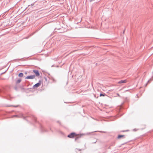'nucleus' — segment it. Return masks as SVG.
I'll list each match as a JSON object with an SVG mask.
<instances>
[{"mask_svg": "<svg viewBox=\"0 0 153 153\" xmlns=\"http://www.w3.org/2000/svg\"><path fill=\"white\" fill-rule=\"evenodd\" d=\"M77 135L75 133H72L69 134L68 137L71 138H73L74 137H76Z\"/></svg>", "mask_w": 153, "mask_h": 153, "instance_id": "nucleus-1", "label": "nucleus"}, {"mask_svg": "<svg viewBox=\"0 0 153 153\" xmlns=\"http://www.w3.org/2000/svg\"><path fill=\"white\" fill-rule=\"evenodd\" d=\"M35 78V76L34 75H31L27 76L25 78L26 79H34Z\"/></svg>", "mask_w": 153, "mask_h": 153, "instance_id": "nucleus-2", "label": "nucleus"}, {"mask_svg": "<svg viewBox=\"0 0 153 153\" xmlns=\"http://www.w3.org/2000/svg\"><path fill=\"white\" fill-rule=\"evenodd\" d=\"M33 72L35 74L36 76H39L40 74L38 71L33 70Z\"/></svg>", "mask_w": 153, "mask_h": 153, "instance_id": "nucleus-3", "label": "nucleus"}, {"mask_svg": "<svg viewBox=\"0 0 153 153\" xmlns=\"http://www.w3.org/2000/svg\"><path fill=\"white\" fill-rule=\"evenodd\" d=\"M40 85H41L40 83H36L35 85L33 86V87L34 88H37V87H39Z\"/></svg>", "mask_w": 153, "mask_h": 153, "instance_id": "nucleus-4", "label": "nucleus"}, {"mask_svg": "<svg viewBox=\"0 0 153 153\" xmlns=\"http://www.w3.org/2000/svg\"><path fill=\"white\" fill-rule=\"evenodd\" d=\"M126 80H121L118 82V83L120 84L121 83H126Z\"/></svg>", "mask_w": 153, "mask_h": 153, "instance_id": "nucleus-5", "label": "nucleus"}, {"mask_svg": "<svg viewBox=\"0 0 153 153\" xmlns=\"http://www.w3.org/2000/svg\"><path fill=\"white\" fill-rule=\"evenodd\" d=\"M23 74L22 73H20L19 74V76L20 77H22L23 76Z\"/></svg>", "mask_w": 153, "mask_h": 153, "instance_id": "nucleus-6", "label": "nucleus"}, {"mask_svg": "<svg viewBox=\"0 0 153 153\" xmlns=\"http://www.w3.org/2000/svg\"><path fill=\"white\" fill-rule=\"evenodd\" d=\"M21 79H19L16 81V83H19L21 82Z\"/></svg>", "mask_w": 153, "mask_h": 153, "instance_id": "nucleus-7", "label": "nucleus"}, {"mask_svg": "<svg viewBox=\"0 0 153 153\" xmlns=\"http://www.w3.org/2000/svg\"><path fill=\"white\" fill-rule=\"evenodd\" d=\"M124 136V135H118V138H120L123 137Z\"/></svg>", "mask_w": 153, "mask_h": 153, "instance_id": "nucleus-8", "label": "nucleus"}, {"mask_svg": "<svg viewBox=\"0 0 153 153\" xmlns=\"http://www.w3.org/2000/svg\"><path fill=\"white\" fill-rule=\"evenodd\" d=\"M105 95V94H100V97L104 96Z\"/></svg>", "mask_w": 153, "mask_h": 153, "instance_id": "nucleus-9", "label": "nucleus"}]
</instances>
